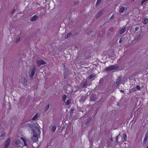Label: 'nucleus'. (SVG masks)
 Returning a JSON list of instances; mask_svg holds the SVG:
<instances>
[{"label": "nucleus", "mask_w": 148, "mask_h": 148, "mask_svg": "<svg viewBox=\"0 0 148 148\" xmlns=\"http://www.w3.org/2000/svg\"><path fill=\"white\" fill-rule=\"evenodd\" d=\"M29 144L28 139L25 137H21L15 141V146L20 148H27Z\"/></svg>", "instance_id": "f257e3e1"}, {"label": "nucleus", "mask_w": 148, "mask_h": 148, "mask_svg": "<svg viewBox=\"0 0 148 148\" xmlns=\"http://www.w3.org/2000/svg\"><path fill=\"white\" fill-rule=\"evenodd\" d=\"M118 68L117 66H116L115 65H112L106 67L105 69L106 71H109L116 70Z\"/></svg>", "instance_id": "f03ea898"}, {"label": "nucleus", "mask_w": 148, "mask_h": 148, "mask_svg": "<svg viewBox=\"0 0 148 148\" xmlns=\"http://www.w3.org/2000/svg\"><path fill=\"white\" fill-rule=\"evenodd\" d=\"M33 136L31 137V139L34 142H36L38 140V135L34 131H33Z\"/></svg>", "instance_id": "7ed1b4c3"}, {"label": "nucleus", "mask_w": 148, "mask_h": 148, "mask_svg": "<svg viewBox=\"0 0 148 148\" xmlns=\"http://www.w3.org/2000/svg\"><path fill=\"white\" fill-rule=\"evenodd\" d=\"M36 63L37 66L39 67L41 65L45 64L46 63L44 60H40L37 61Z\"/></svg>", "instance_id": "20e7f679"}, {"label": "nucleus", "mask_w": 148, "mask_h": 148, "mask_svg": "<svg viewBox=\"0 0 148 148\" xmlns=\"http://www.w3.org/2000/svg\"><path fill=\"white\" fill-rule=\"evenodd\" d=\"M11 141V138H8L5 143V146L4 148H8Z\"/></svg>", "instance_id": "39448f33"}, {"label": "nucleus", "mask_w": 148, "mask_h": 148, "mask_svg": "<svg viewBox=\"0 0 148 148\" xmlns=\"http://www.w3.org/2000/svg\"><path fill=\"white\" fill-rule=\"evenodd\" d=\"M36 70V69L35 68H34L32 70L31 73L30 74V77L32 79L33 78V76L34 75L35 72Z\"/></svg>", "instance_id": "423d86ee"}, {"label": "nucleus", "mask_w": 148, "mask_h": 148, "mask_svg": "<svg viewBox=\"0 0 148 148\" xmlns=\"http://www.w3.org/2000/svg\"><path fill=\"white\" fill-rule=\"evenodd\" d=\"M20 82L22 83L24 85H26L27 84V81L26 78L23 77L21 80H20Z\"/></svg>", "instance_id": "0eeeda50"}, {"label": "nucleus", "mask_w": 148, "mask_h": 148, "mask_svg": "<svg viewBox=\"0 0 148 148\" xmlns=\"http://www.w3.org/2000/svg\"><path fill=\"white\" fill-rule=\"evenodd\" d=\"M38 18V17L36 15H34L30 19V20L31 21H35Z\"/></svg>", "instance_id": "6e6552de"}, {"label": "nucleus", "mask_w": 148, "mask_h": 148, "mask_svg": "<svg viewBox=\"0 0 148 148\" xmlns=\"http://www.w3.org/2000/svg\"><path fill=\"white\" fill-rule=\"evenodd\" d=\"M121 77H119L117 79L116 82V84L118 85L121 84Z\"/></svg>", "instance_id": "1a4fd4ad"}, {"label": "nucleus", "mask_w": 148, "mask_h": 148, "mask_svg": "<svg viewBox=\"0 0 148 148\" xmlns=\"http://www.w3.org/2000/svg\"><path fill=\"white\" fill-rule=\"evenodd\" d=\"M126 30V28H123L120 30L119 33L120 34H122L125 32Z\"/></svg>", "instance_id": "9d476101"}, {"label": "nucleus", "mask_w": 148, "mask_h": 148, "mask_svg": "<svg viewBox=\"0 0 148 148\" xmlns=\"http://www.w3.org/2000/svg\"><path fill=\"white\" fill-rule=\"evenodd\" d=\"M125 8L123 6L121 7L119 10V12L120 14L122 13L124 11Z\"/></svg>", "instance_id": "9b49d317"}, {"label": "nucleus", "mask_w": 148, "mask_h": 148, "mask_svg": "<svg viewBox=\"0 0 148 148\" xmlns=\"http://www.w3.org/2000/svg\"><path fill=\"white\" fill-rule=\"evenodd\" d=\"M96 76V75L95 74H92L89 76V79H91L95 77Z\"/></svg>", "instance_id": "f8f14e48"}, {"label": "nucleus", "mask_w": 148, "mask_h": 148, "mask_svg": "<svg viewBox=\"0 0 148 148\" xmlns=\"http://www.w3.org/2000/svg\"><path fill=\"white\" fill-rule=\"evenodd\" d=\"M56 129V125H53L51 129V131L53 132H54Z\"/></svg>", "instance_id": "ddd939ff"}, {"label": "nucleus", "mask_w": 148, "mask_h": 148, "mask_svg": "<svg viewBox=\"0 0 148 148\" xmlns=\"http://www.w3.org/2000/svg\"><path fill=\"white\" fill-rule=\"evenodd\" d=\"M38 116V113H36L32 118V120H34L36 119Z\"/></svg>", "instance_id": "4468645a"}, {"label": "nucleus", "mask_w": 148, "mask_h": 148, "mask_svg": "<svg viewBox=\"0 0 148 148\" xmlns=\"http://www.w3.org/2000/svg\"><path fill=\"white\" fill-rule=\"evenodd\" d=\"M71 102V100L70 99H68L65 102V104L66 105H69Z\"/></svg>", "instance_id": "2eb2a0df"}, {"label": "nucleus", "mask_w": 148, "mask_h": 148, "mask_svg": "<svg viewBox=\"0 0 148 148\" xmlns=\"http://www.w3.org/2000/svg\"><path fill=\"white\" fill-rule=\"evenodd\" d=\"M21 39V37H18L16 39V40L15 42H19L20 40Z\"/></svg>", "instance_id": "dca6fc26"}, {"label": "nucleus", "mask_w": 148, "mask_h": 148, "mask_svg": "<svg viewBox=\"0 0 148 148\" xmlns=\"http://www.w3.org/2000/svg\"><path fill=\"white\" fill-rule=\"evenodd\" d=\"M144 23L146 24L148 23V19L147 18H145L144 21Z\"/></svg>", "instance_id": "f3484780"}, {"label": "nucleus", "mask_w": 148, "mask_h": 148, "mask_svg": "<svg viewBox=\"0 0 148 148\" xmlns=\"http://www.w3.org/2000/svg\"><path fill=\"white\" fill-rule=\"evenodd\" d=\"M103 11L101 10L100 11L98 14V16H100L103 13Z\"/></svg>", "instance_id": "a211bd4d"}, {"label": "nucleus", "mask_w": 148, "mask_h": 148, "mask_svg": "<svg viewBox=\"0 0 148 148\" xmlns=\"http://www.w3.org/2000/svg\"><path fill=\"white\" fill-rule=\"evenodd\" d=\"M136 90L135 87H133L130 90V92H134L135 91H136Z\"/></svg>", "instance_id": "6ab92c4d"}, {"label": "nucleus", "mask_w": 148, "mask_h": 148, "mask_svg": "<svg viewBox=\"0 0 148 148\" xmlns=\"http://www.w3.org/2000/svg\"><path fill=\"white\" fill-rule=\"evenodd\" d=\"M101 0H97L96 6L99 5L100 3Z\"/></svg>", "instance_id": "aec40b11"}, {"label": "nucleus", "mask_w": 148, "mask_h": 148, "mask_svg": "<svg viewBox=\"0 0 148 148\" xmlns=\"http://www.w3.org/2000/svg\"><path fill=\"white\" fill-rule=\"evenodd\" d=\"M147 139H148V138H146L145 137V138L144 139V140H143V143L144 144H145L147 143Z\"/></svg>", "instance_id": "412c9836"}, {"label": "nucleus", "mask_w": 148, "mask_h": 148, "mask_svg": "<svg viewBox=\"0 0 148 148\" xmlns=\"http://www.w3.org/2000/svg\"><path fill=\"white\" fill-rule=\"evenodd\" d=\"M135 87L136 88V91L139 90L140 89V87L139 86H137Z\"/></svg>", "instance_id": "4be33fe9"}, {"label": "nucleus", "mask_w": 148, "mask_h": 148, "mask_svg": "<svg viewBox=\"0 0 148 148\" xmlns=\"http://www.w3.org/2000/svg\"><path fill=\"white\" fill-rule=\"evenodd\" d=\"M123 138L125 140L126 138V135L125 133H124L123 135Z\"/></svg>", "instance_id": "5701e85b"}, {"label": "nucleus", "mask_w": 148, "mask_h": 148, "mask_svg": "<svg viewBox=\"0 0 148 148\" xmlns=\"http://www.w3.org/2000/svg\"><path fill=\"white\" fill-rule=\"evenodd\" d=\"M87 84V82L86 81H85L84 82L83 86L84 87Z\"/></svg>", "instance_id": "b1692460"}, {"label": "nucleus", "mask_w": 148, "mask_h": 148, "mask_svg": "<svg viewBox=\"0 0 148 148\" xmlns=\"http://www.w3.org/2000/svg\"><path fill=\"white\" fill-rule=\"evenodd\" d=\"M71 33H68L66 36V38H69L71 35Z\"/></svg>", "instance_id": "393cba45"}, {"label": "nucleus", "mask_w": 148, "mask_h": 148, "mask_svg": "<svg viewBox=\"0 0 148 148\" xmlns=\"http://www.w3.org/2000/svg\"><path fill=\"white\" fill-rule=\"evenodd\" d=\"M148 0H143L141 2V4H143L144 3H145V2L147 1H148Z\"/></svg>", "instance_id": "a878e982"}, {"label": "nucleus", "mask_w": 148, "mask_h": 148, "mask_svg": "<svg viewBox=\"0 0 148 148\" xmlns=\"http://www.w3.org/2000/svg\"><path fill=\"white\" fill-rule=\"evenodd\" d=\"M66 95H64L62 97V99L63 100H64V99H65L66 98Z\"/></svg>", "instance_id": "bb28decb"}, {"label": "nucleus", "mask_w": 148, "mask_h": 148, "mask_svg": "<svg viewBox=\"0 0 148 148\" xmlns=\"http://www.w3.org/2000/svg\"><path fill=\"white\" fill-rule=\"evenodd\" d=\"M49 104L47 105L46 107V110L47 111L48 109H49Z\"/></svg>", "instance_id": "cd10ccee"}, {"label": "nucleus", "mask_w": 148, "mask_h": 148, "mask_svg": "<svg viewBox=\"0 0 148 148\" xmlns=\"http://www.w3.org/2000/svg\"><path fill=\"white\" fill-rule=\"evenodd\" d=\"M145 138H148V132H147L145 136Z\"/></svg>", "instance_id": "c85d7f7f"}, {"label": "nucleus", "mask_w": 148, "mask_h": 148, "mask_svg": "<svg viewBox=\"0 0 148 148\" xmlns=\"http://www.w3.org/2000/svg\"><path fill=\"white\" fill-rule=\"evenodd\" d=\"M139 29V28L138 27H136L135 28V31H137Z\"/></svg>", "instance_id": "c756f323"}, {"label": "nucleus", "mask_w": 148, "mask_h": 148, "mask_svg": "<svg viewBox=\"0 0 148 148\" xmlns=\"http://www.w3.org/2000/svg\"><path fill=\"white\" fill-rule=\"evenodd\" d=\"M5 134L4 133H3L1 134L0 136L1 137L4 136H5Z\"/></svg>", "instance_id": "7c9ffc66"}, {"label": "nucleus", "mask_w": 148, "mask_h": 148, "mask_svg": "<svg viewBox=\"0 0 148 148\" xmlns=\"http://www.w3.org/2000/svg\"><path fill=\"white\" fill-rule=\"evenodd\" d=\"M122 38H121L120 39V40H119V43H121L122 42Z\"/></svg>", "instance_id": "2f4dec72"}, {"label": "nucleus", "mask_w": 148, "mask_h": 148, "mask_svg": "<svg viewBox=\"0 0 148 148\" xmlns=\"http://www.w3.org/2000/svg\"><path fill=\"white\" fill-rule=\"evenodd\" d=\"M118 137H119V136H117L116 137V141H117L118 140Z\"/></svg>", "instance_id": "473e14b6"}, {"label": "nucleus", "mask_w": 148, "mask_h": 148, "mask_svg": "<svg viewBox=\"0 0 148 148\" xmlns=\"http://www.w3.org/2000/svg\"><path fill=\"white\" fill-rule=\"evenodd\" d=\"M114 15H112V16H111V18H114Z\"/></svg>", "instance_id": "72a5a7b5"}, {"label": "nucleus", "mask_w": 148, "mask_h": 148, "mask_svg": "<svg viewBox=\"0 0 148 148\" xmlns=\"http://www.w3.org/2000/svg\"><path fill=\"white\" fill-rule=\"evenodd\" d=\"M135 1V0H131V1L132 2H133L134 1Z\"/></svg>", "instance_id": "f704fd0d"}, {"label": "nucleus", "mask_w": 148, "mask_h": 148, "mask_svg": "<svg viewBox=\"0 0 148 148\" xmlns=\"http://www.w3.org/2000/svg\"><path fill=\"white\" fill-rule=\"evenodd\" d=\"M63 101L65 103V102H66V100H65V99H64V100H63Z\"/></svg>", "instance_id": "c9c22d12"}, {"label": "nucleus", "mask_w": 148, "mask_h": 148, "mask_svg": "<svg viewBox=\"0 0 148 148\" xmlns=\"http://www.w3.org/2000/svg\"><path fill=\"white\" fill-rule=\"evenodd\" d=\"M65 70L66 71H68V69H64V71Z\"/></svg>", "instance_id": "e433bc0d"}, {"label": "nucleus", "mask_w": 148, "mask_h": 148, "mask_svg": "<svg viewBox=\"0 0 148 148\" xmlns=\"http://www.w3.org/2000/svg\"><path fill=\"white\" fill-rule=\"evenodd\" d=\"M121 92H123V90H121Z\"/></svg>", "instance_id": "4c0bfd02"}, {"label": "nucleus", "mask_w": 148, "mask_h": 148, "mask_svg": "<svg viewBox=\"0 0 148 148\" xmlns=\"http://www.w3.org/2000/svg\"><path fill=\"white\" fill-rule=\"evenodd\" d=\"M38 132H40V131L39 130H38Z\"/></svg>", "instance_id": "58836bf2"}, {"label": "nucleus", "mask_w": 148, "mask_h": 148, "mask_svg": "<svg viewBox=\"0 0 148 148\" xmlns=\"http://www.w3.org/2000/svg\"><path fill=\"white\" fill-rule=\"evenodd\" d=\"M36 125H37V126H38V124H36Z\"/></svg>", "instance_id": "ea45409f"}, {"label": "nucleus", "mask_w": 148, "mask_h": 148, "mask_svg": "<svg viewBox=\"0 0 148 148\" xmlns=\"http://www.w3.org/2000/svg\"><path fill=\"white\" fill-rule=\"evenodd\" d=\"M111 140L112 141V139H111Z\"/></svg>", "instance_id": "a19ab883"}]
</instances>
